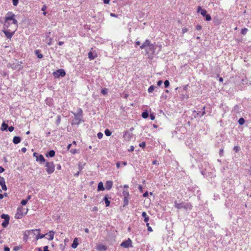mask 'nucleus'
Listing matches in <instances>:
<instances>
[{
	"mask_svg": "<svg viewBox=\"0 0 251 251\" xmlns=\"http://www.w3.org/2000/svg\"><path fill=\"white\" fill-rule=\"evenodd\" d=\"M18 27V21L15 15L12 12H8L4 17L3 32L7 38L10 39Z\"/></svg>",
	"mask_w": 251,
	"mask_h": 251,
	"instance_id": "f257e3e1",
	"label": "nucleus"
},
{
	"mask_svg": "<svg viewBox=\"0 0 251 251\" xmlns=\"http://www.w3.org/2000/svg\"><path fill=\"white\" fill-rule=\"evenodd\" d=\"M34 231L37 232L38 233V234L36 236V240H39L40 239L43 238L44 237H45L46 236L45 234H42L40 233V229H36L35 230H26L25 232V234H24L25 237H27L30 234V233L32 232H34Z\"/></svg>",
	"mask_w": 251,
	"mask_h": 251,
	"instance_id": "f03ea898",
	"label": "nucleus"
},
{
	"mask_svg": "<svg viewBox=\"0 0 251 251\" xmlns=\"http://www.w3.org/2000/svg\"><path fill=\"white\" fill-rule=\"evenodd\" d=\"M46 171L48 174H51L53 173L55 170V165L53 162H48L46 165Z\"/></svg>",
	"mask_w": 251,
	"mask_h": 251,
	"instance_id": "7ed1b4c3",
	"label": "nucleus"
},
{
	"mask_svg": "<svg viewBox=\"0 0 251 251\" xmlns=\"http://www.w3.org/2000/svg\"><path fill=\"white\" fill-rule=\"evenodd\" d=\"M122 247L127 249L132 247V242L130 238L124 241L120 245Z\"/></svg>",
	"mask_w": 251,
	"mask_h": 251,
	"instance_id": "20e7f679",
	"label": "nucleus"
},
{
	"mask_svg": "<svg viewBox=\"0 0 251 251\" xmlns=\"http://www.w3.org/2000/svg\"><path fill=\"white\" fill-rule=\"evenodd\" d=\"M1 219H4V221L2 223L1 226L3 227H6L8 226L9 221V217L7 214H2L1 215Z\"/></svg>",
	"mask_w": 251,
	"mask_h": 251,
	"instance_id": "39448f33",
	"label": "nucleus"
},
{
	"mask_svg": "<svg viewBox=\"0 0 251 251\" xmlns=\"http://www.w3.org/2000/svg\"><path fill=\"white\" fill-rule=\"evenodd\" d=\"M22 209V207H19L17 209V212L15 215V217L17 219H21L24 215L26 214L27 212V209H26L25 212H21V210Z\"/></svg>",
	"mask_w": 251,
	"mask_h": 251,
	"instance_id": "423d86ee",
	"label": "nucleus"
},
{
	"mask_svg": "<svg viewBox=\"0 0 251 251\" xmlns=\"http://www.w3.org/2000/svg\"><path fill=\"white\" fill-rule=\"evenodd\" d=\"M54 234H55L54 231H53L52 230H50L48 233L45 234V235H46V236H47V238L48 240L51 241L54 238Z\"/></svg>",
	"mask_w": 251,
	"mask_h": 251,
	"instance_id": "0eeeda50",
	"label": "nucleus"
},
{
	"mask_svg": "<svg viewBox=\"0 0 251 251\" xmlns=\"http://www.w3.org/2000/svg\"><path fill=\"white\" fill-rule=\"evenodd\" d=\"M97 249L100 251H105L107 250V247L100 244L97 246Z\"/></svg>",
	"mask_w": 251,
	"mask_h": 251,
	"instance_id": "6e6552de",
	"label": "nucleus"
},
{
	"mask_svg": "<svg viewBox=\"0 0 251 251\" xmlns=\"http://www.w3.org/2000/svg\"><path fill=\"white\" fill-rule=\"evenodd\" d=\"M151 43V42L149 40L147 39L145 42L140 46L141 49H144L146 47H148L150 45V44Z\"/></svg>",
	"mask_w": 251,
	"mask_h": 251,
	"instance_id": "1a4fd4ad",
	"label": "nucleus"
},
{
	"mask_svg": "<svg viewBox=\"0 0 251 251\" xmlns=\"http://www.w3.org/2000/svg\"><path fill=\"white\" fill-rule=\"evenodd\" d=\"M97 56V53L92 51L88 53V57L90 60L95 59Z\"/></svg>",
	"mask_w": 251,
	"mask_h": 251,
	"instance_id": "9d476101",
	"label": "nucleus"
},
{
	"mask_svg": "<svg viewBox=\"0 0 251 251\" xmlns=\"http://www.w3.org/2000/svg\"><path fill=\"white\" fill-rule=\"evenodd\" d=\"M55 74L57 75V76H64L65 75V72L62 69H59L57 70L56 72L55 73Z\"/></svg>",
	"mask_w": 251,
	"mask_h": 251,
	"instance_id": "9b49d317",
	"label": "nucleus"
},
{
	"mask_svg": "<svg viewBox=\"0 0 251 251\" xmlns=\"http://www.w3.org/2000/svg\"><path fill=\"white\" fill-rule=\"evenodd\" d=\"M198 12H200L201 14L203 16L205 17L206 14V11L205 9H201L200 6H199L198 8Z\"/></svg>",
	"mask_w": 251,
	"mask_h": 251,
	"instance_id": "f8f14e48",
	"label": "nucleus"
},
{
	"mask_svg": "<svg viewBox=\"0 0 251 251\" xmlns=\"http://www.w3.org/2000/svg\"><path fill=\"white\" fill-rule=\"evenodd\" d=\"M113 185V182L111 181H107L105 183V187L107 190H110Z\"/></svg>",
	"mask_w": 251,
	"mask_h": 251,
	"instance_id": "ddd939ff",
	"label": "nucleus"
},
{
	"mask_svg": "<svg viewBox=\"0 0 251 251\" xmlns=\"http://www.w3.org/2000/svg\"><path fill=\"white\" fill-rule=\"evenodd\" d=\"M78 239L77 238H75L74 239V241H73V244H72V248H73V249H75L76 248V247H77L78 246Z\"/></svg>",
	"mask_w": 251,
	"mask_h": 251,
	"instance_id": "4468645a",
	"label": "nucleus"
},
{
	"mask_svg": "<svg viewBox=\"0 0 251 251\" xmlns=\"http://www.w3.org/2000/svg\"><path fill=\"white\" fill-rule=\"evenodd\" d=\"M148 48L149 50L148 51V52L151 51L154 52L156 49V47L154 46V45L152 44L151 43L150 44V45L149 46Z\"/></svg>",
	"mask_w": 251,
	"mask_h": 251,
	"instance_id": "2eb2a0df",
	"label": "nucleus"
},
{
	"mask_svg": "<svg viewBox=\"0 0 251 251\" xmlns=\"http://www.w3.org/2000/svg\"><path fill=\"white\" fill-rule=\"evenodd\" d=\"M21 141V138L18 136L14 137L13 139V142L15 144H17L20 143Z\"/></svg>",
	"mask_w": 251,
	"mask_h": 251,
	"instance_id": "dca6fc26",
	"label": "nucleus"
},
{
	"mask_svg": "<svg viewBox=\"0 0 251 251\" xmlns=\"http://www.w3.org/2000/svg\"><path fill=\"white\" fill-rule=\"evenodd\" d=\"M184 203H178L176 201L175 203V207L177 209L183 208Z\"/></svg>",
	"mask_w": 251,
	"mask_h": 251,
	"instance_id": "f3484780",
	"label": "nucleus"
},
{
	"mask_svg": "<svg viewBox=\"0 0 251 251\" xmlns=\"http://www.w3.org/2000/svg\"><path fill=\"white\" fill-rule=\"evenodd\" d=\"M192 206L191 204L189 203H184L183 208L186 210H191L192 209Z\"/></svg>",
	"mask_w": 251,
	"mask_h": 251,
	"instance_id": "a211bd4d",
	"label": "nucleus"
},
{
	"mask_svg": "<svg viewBox=\"0 0 251 251\" xmlns=\"http://www.w3.org/2000/svg\"><path fill=\"white\" fill-rule=\"evenodd\" d=\"M105 188L103 187V183L102 182H100L98 184V191H103L104 190Z\"/></svg>",
	"mask_w": 251,
	"mask_h": 251,
	"instance_id": "6ab92c4d",
	"label": "nucleus"
},
{
	"mask_svg": "<svg viewBox=\"0 0 251 251\" xmlns=\"http://www.w3.org/2000/svg\"><path fill=\"white\" fill-rule=\"evenodd\" d=\"M10 67L13 69H18V70H20L22 68L21 65H19V64L15 65L14 64H13L12 65H10Z\"/></svg>",
	"mask_w": 251,
	"mask_h": 251,
	"instance_id": "aec40b11",
	"label": "nucleus"
},
{
	"mask_svg": "<svg viewBox=\"0 0 251 251\" xmlns=\"http://www.w3.org/2000/svg\"><path fill=\"white\" fill-rule=\"evenodd\" d=\"M142 216L145 218L144 222L146 223H148L149 221V217L147 216V213L146 212H143L142 214Z\"/></svg>",
	"mask_w": 251,
	"mask_h": 251,
	"instance_id": "412c9836",
	"label": "nucleus"
},
{
	"mask_svg": "<svg viewBox=\"0 0 251 251\" xmlns=\"http://www.w3.org/2000/svg\"><path fill=\"white\" fill-rule=\"evenodd\" d=\"M55 155V151L53 150L50 151L46 155L47 157H52Z\"/></svg>",
	"mask_w": 251,
	"mask_h": 251,
	"instance_id": "4be33fe9",
	"label": "nucleus"
},
{
	"mask_svg": "<svg viewBox=\"0 0 251 251\" xmlns=\"http://www.w3.org/2000/svg\"><path fill=\"white\" fill-rule=\"evenodd\" d=\"M36 160L40 162H44L45 161V159L42 155H40L37 158Z\"/></svg>",
	"mask_w": 251,
	"mask_h": 251,
	"instance_id": "5701e85b",
	"label": "nucleus"
},
{
	"mask_svg": "<svg viewBox=\"0 0 251 251\" xmlns=\"http://www.w3.org/2000/svg\"><path fill=\"white\" fill-rule=\"evenodd\" d=\"M131 137V134L128 132H126L124 135V138L126 140H129Z\"/></svg>",
	"mask_w": 251,
	"mask_h": 251,
	"instance_id": "b1692460",
	"label": "nucleus"
},
{
	"mask_svg": "<svg viewBox=\"0 0 251 251\" xmlns=\"http://www.w3.org/2000/svg\"><path fill=\"white\" fill-rule=\"evenodd\" d=\"M7 128H8V125L4 123H3L1 125V130L2 131L6 130Z\"/></svg>",
	"mask_w": 251,
	"mask_h": 251,
	"instance_id": "393cba45",
	"label": "nucleus"
},
{
	"mask_svg": "<svg viewBox=\"0 0 251 251\" xmlns=\"http://www.w3.org/2000/svg\"><path fill=\"white\" fill-rule=\"evenodd\" d=\"M103 200L104 201V202L105 203L106 206V207L109 206L110 202V201L108 200L107 196H105L104 197Z\"/></svg>",
	"mask_w": 251,
	"mask_h": 251,
	"instance_id": "a878e982",
	"label": "nucleus"
},
{
	"mask_svg": "<svg viewBox=\"0 0 251 251\" xmlns=\"http://www.w3.org/2000/svg\"><path fill=\"white\" fill-rule=\"evenodd\" d=\"M123 195L124 197H129V192H128V190L127 189L124 190V191L123 192Z\"/></svg>",
	"mask_w": 251,
	"mask_h": 251,
	"instance_id": "bb28decb",
	"label": "nucleus"
},
{
	"mask_svg": "<svg viewBox=\"0 0 251 251\" xmlns=\"http://www.w3.org/2000/svg\"><path fill=\"white\" fill-rule=\"evenodd\" d=\"M47 43L48 45L49 46L51 45L52 44V38L49 37V36H47Z\"/></svg>",
	"mask_w": 251,
	"mask_h": 251,
	"instance_id": "cd10ccee",
	"label": "nucleus"
},
{
	"mask_svg": "<svg viewBox=\"0 0 251 251\" xmlns=\"http://www.w3.org/2000/svg\"><path fill=\"white\" fill-rule=\"evenodd\" d=\"M155 88L153 85H151L148 89V92L150 93H152L154 90Z\"/></svg>",
	"mask_w": 251,
	"mask_h": 251,
	"instance_id": "c85d7f7f",
	"label": "nucleus"
},
{
	"mask_svg": "<svg viewBox=\"0 0 251 251\" xmlns=\"http://www.w3.org/2000/svg\"><path fill=\"white\" fill-rule=\"evenodd\" d=\"M128 200H129V197H124V205H126L128 204Z\"/></svg>",
	"mask_w": 251,
	"mask_h": 251,
	"instance_id": "c756f323",
	"label": "nucleus"
},
{
	"mask_svg": "<svg viewBox=\"0 0 251 251\" xmlns=\"http://www.w3.org/2000/svg\"><path fill=\"white\" fill-rule=\"evenodd\" d=\"M35 54L39 58H42L43 57V55L40 53V51L38 50H36Z\"/></svg>",
	"mask_w": 251,
	"mask_h": 251,
	"instance_id": "7c9ffc66",
	"label": "nucleus"
},
{
	"mask_svg": "<svg viewBox=\"0 0 251 251\" xmlns=\"http://www.w3.org/2000/svg\"><path fill=\"white\" fill-rule=\"evenodd\" d=\"M104 133L107 136H109L111 135V132L108 129L105 130Z\"/></svg>",
	"mask_w": 251,
	"mask_h": 251,
	"instance_id": "2f4dec72",
	"label": "nucleus"
},
{
	"mask_svg": "<svg viewBox=\"0 0 251 251\" xmlns=\"http://www.w3.org/2000/svg\"><path fill=\"white\" fill-rule=\"evenodd\" d=\"M245 120L243 118H240L238 120V123L240 125H242L245 123Z\"/></svg>",
	"mask_w": 251,
	"mask_h": 251,
	"instance_id": "473e14b6",
	"label": "nucleus"
},
{
	"mask_svg": "<svg viewBox=\"0 0 251 251\" xmlns=\"http://www.w3.org/2000/svg\"><path fill=\"white\" fill-rule=\"evenodd\" d=\"M248 31V28H244L243 29H242L241 30V33L243 35H245L247 34V32Z\"/></svg>",
	"mask_w": 251,
	"mask_h": 251,
	"instance_id": "72a5a7b5",
	"label": "nucleus"
},
{
	"mask_svg": "<svg viewBox=\"0 0 251 251\" xmlns=\"http://www.w3.org/2000/svg\"><path fill=\"white\" fill-rule=\"evenodd\" d=\"M0 185L3 190L6 191L7 190V187L5 185V181L3 182L2 184H1Z\"/></svg>",
	"mask_w": 251,
	"mask_h": 251,
	"instance_id": "f704fd0d",
	"label": "nucleus"
},
{
	"mask_svg": "<svg viewBox=\"0 0 251 251\" xmlns=\"http://www.w3.org/2000/svg\"><path fill=\"white\" fill-rule=\"evenodd\" d=\"M142 116L144 118H147L149 116V114L147 112H144L142 114Z\"/></svg>",
	"mask_w": 251,
	"mask_h": 251,
	"instance_id": "c9c22d12",
	"label": "nucleus"
},
{
	"mask_svg": "<svg viewBox=\"0 0 251 251\" xmlns=\"http://www.w3.org/2000/svg\"><path fill=\"white\" fill-rule=\"evenodd\" d=\"M170 84V82L168 80H166L164 82V86L165 88H167Z\"/></svg>",
	"mask_w": 251,
	"mask_h": 251,
	"instance_id": "e433bc0d",
	"label": "nucleus"
},
{
	"mask_svg": "<svg viewBox=\"0 0 251 251\" xmlns=\"http://www.w3.org/2000/svg\"><path fill=\"white\" fill-rule=\"evenodd\" d=\"M27 201H28V200H23L21 201V203L23 205H25L27 203Z\"/></svg>",
	"mask_w": 251,
	"mask_h": 251,
	"instance_id": "4c0bfd02",
	"label": "nucleus"
},
{
	"mask_svg": "<svg viewBox=\"0 0 251 251\" xmlns=\"http://www.w3.org/2000/svg\"><path fill=\"white\" fill-rule=\"evenodd\" d=\"M97 136L99 139H101L103 137V133L101 132H99L97 134Z\"/></svg>",
	"mask_w": 251,
	"mask_h": 251,
	"instance_id": "58836bf2",
	"label": "nucleus"
},
{
	"mask_svg": "<svg viewBox=\"0 0 251 251\" xmlns=\"http://www.w3.org/2000/svg\"><path fill=\"white\" fill-rule=\"evenodd\" d=\"M139 146L142 148H144L146 146V143L145 142H143L139 144Z\"/></svg>",
	"mask_w": 251,
	"mask_h": 251,
	"instance_id": "ea45409f",
	"label": "nucleus"
},
{
	"mask_svg": "<svg viewBox=\"0 0 251 251\" xmlns=\"http://www.w3.org/2000/svg\"><path fill=\"white\" fill-rule=\"evenodd\" d=\"M205 17L206 21H210L211 19V16L208 14H207Z\"/></svg>",
	"mask_w": 251,
	"mask_h": 251,
	"instance_id": "a19ab883",
	"label": "nucleus"
},
{
	"mask_svg": "<svg viewBox=\"0 0 251 251\" xmlns=\"http://www.w3.org/2000/svg\"><path fill=\"white\" fill-rule=\"evenodd\" d=\"M101 93L103 95H105L107 93V89H103L101 90Z\"/></svg>",
	"mask_w": 251,
	"mask_h": 251,
	"instance_id": "79ce46f5",
	"label": "nucleus"
},
{
	"mask_svg": "<svg viewBox=\"0 0 251 251\" xmlns=\"http://www.w3.org/2000/svg\"><path fill=\"white\" fill-rule=\"evenodd\" d=\"M5 182V179L3 177L0 176V185Z\"/></svg>",
	"mask_w": 251,
	"mask_h": 251,
	"instance_id": "37998d69",
	"label": "nucleus"
},
{
	"mask_svg": "<svg viewBox=\"0 0 251 251\" xmlns=\"http://www.w3.org/2000/svg\"><path fill=\"white\" fill-rule=\"evenodd\" d=\"M240 148L238 146H235L233 148V150L236 152H238Z\"/></svg>",
	"mask_w": 251,
	"mask_h": 251,
	"instance_id": "c03bdc74",
	"label": "nucleus"
},
{
	"mask_svg": "<svg viewBox=\"0 0 251 251\" xmlns=\"http://www.w3.org/2000/svg\"><path fill=\"white\" fill-rule=\"evenodd\" d=\"M13 4L14 6H16L18 3V0H12Z\"/></svg>",
	"mask_w": 251,
	"mask_h": 251,
	"instance_id": "a18cd8bd",
	"label": "nucleus"
},
{
	"mask_svg": "<svg viewBox=\"0 0 251 251\" xmlns=\"http://www.w3.org/2000/svg\"><path fill=\"white\" fill-rule=\"evenodd\" d=\"M98 210V208L97 206L93 207L91 209L92 211H97Z\"/></svg>",
	"mask_w": 251,
	"mask_h": 251,
	"instance_id": "49530a36",
	"label": "nucleus"
},
{
	"mask_svg": "<svg viewBox=\"0 0 251 251\" xmlns=\"http://www.w3.org/2000/svg\"><path fill=\"white\" fill-rule=\"evenodd\" d=\"M223 153H224V149H221L220 150V152H219L220 155V156H223Z\"/></svg>",
	"mask_w": 251,
	"mask_h": 251,
	"instance_id": "de8ad7c7",
	"label": "nucleus"
},
{
	"mask_svg": "<svg viewBox=\"0 0 251 251\" xmlns=\"http://www.w3.org/2000/svg\"><path fill=\"white\" fill-rule=\"evenodd\" d=\"M14 130V127L13 126H10L8 127V130L10 131V132H12Z\"/></svg>",
	"mask_w": 251,
	"mask_h": 251,
	"instance_id": "09e8293b",
	"label": "nucleus"
},
{
	"mask_svg": "<svg viewBox=\"0 0 251 251\" xmlns=\"http://www.w3.org/2000/svg\"><path fill=\"white\" fill-rule=\"evenodd\" d=\"M70 152L73 154H75V153H76V150L75 149V150L72 149L70 150Z\"/></svg>",
	"mask_w": 251,
	"mask_h": 251,
	"instance_id": "8fccbe9b",
	"label": "nucleus"
},
{
	"mask_svg": "<svg viewBox=\"0 0 251 251\" xmlns=\"http://www.w3.org/2000/svg\"><path fill=\"white\" fill-rule=\"evenodd\" d=\"M82 111L81 109L79 108L78 109V114H79L80 116L82 115Z\"/></svg>",
	"mask_w": 251,
	"mask_h": 251,
	"instance_id": "3c124183",
	"label": "nucleus"
},
{
	"mask_svg": "<svg viewBox=\"0 0 251 251\" xmlns=\"http://www.w3.org/2000/svg\"><path fill=\"white\" fill-rule=\"evenodd\" d=\"M21 151L25 153L26 151V149L24 147V148H22Z\"/></svg>",
	"mask_w": 251,
	"mask_h": 251,
	"instance_id": "603ef678",
	"label": "nucleus"
},
{
	"mask_svg": "<svg viewBox=\"0 0 251 251\" xmlns=\"http://www.w3.org/2000/svg\"><path fill=\"white\" fill-rule=\"evenodd\" d=\"M50 251L48 250V246H46L44 247V251Z\"/></svg>",
	"mask_w": 251,
	"mask_h": 251,
	"instance_id": "864d4df0",
	"label": "nucleus"
},
{
	"mask_svg": "<svg viewBox=\"0 0 251 251\" xmlns=\"http://www.w3.org/2000/svg\"><path fill=\"white\" fill-rule=\"evenodd\" d=\"M150 118L151 120H153L155 119V116L153 114H151Z\"/></svg>",
	"mask_w": 251,
	"mask_h": 251,
	"instance_id": "5fc2aeb1",
	"label": "nucleus"
},
{
	"mask_svg": "<svg viewBox=\"0 0 251 251\" xmlns=\"http://www.w3.org/2000/svg\"><path fill=\"white\" fill-rule=\"evenodd\" d=\"M116 166H117V167L118 168H119L120 167V166H121V163H120V162H117V163H116Z\"/></svg>",
	"mask_w": 251,
	"mask_h": 251,
	"instance_id": "6e6d98bb",
	"label": "nucleus"
},
{
	"mask_svg": "<svg viewBox=\"0 0 251 251\" xmlns=\"http://www.w3.org/2000/svg\"><path fill=\"white\" fill-rule=\"evenodd\" d=\"M134 147H133V146H131V147H130V149H129V150H128V151H134Z\"/></svg>",
	"mask_w": 251,
	"mask_h": 251,
	"instance_id": "4d7b16f0",
	"label": "nucleus"
},
{
	"mask_svg": "<svg viewBox=\"0 0 251 251\" xmlns=\"http://www.w3.org/2000/svg\"><path fill=\"white\" fill-rule=\"evenodd\" d=\"M138 189L141 192H143V187L141 185H139Z\"/></svg>",
	"mask_w": 251,
	"mask_h": 251,
	"instance_id": "13d9d810",
	"label": "nucleus"
},
{
	"mask_svg": "<svg viewBox=\"0 0 251 251\" xmlns=\"http://www.w3.org/2000/svg\"><path fill=\"white\" fill-rule=\"evenodd\" d=\"M162 83V81L161 80H159L157 83V84L158 86H160Z\"/></svg>",
	"mask_w": 251,
	"mask_h": 251,
	"instance_id": "bf43d9fd",
	"label": "nucleus"
},
{
	"mask_svg": "<svg viewBox=\"0 0 251 251\" xmlns=\"http://www.w3.org/2000/svg\"><path fill=\"white\" fill-rule=\"evenodd\" d=\"M201 26L200 25H197V26H196V29H197V30H201Z\"/></svg>",
	"mask_w": 251,
	"mask_h": 251,
	"instance_id": "052dcab7",
	"label": "nucleus"
},
{
	"mask_svg": "<svg viewBox=\"0 0 251 251\" xmlns=\"http://www.w3.org/2000/svg\"><path fill=\"white\" fill-rule=\"evenodd\" d=\"M4 171V169L3 167L0 166V173H1L3 172Z\"/></svg>",
	"mask_w": 251,
	"mask_h": 251,
	"instance_id": "680f3d73",
	"label": "nucleus"
},
{
	"mask_svg": "<svg viewBox=\"0 0 251 251\" xmlns=\"http://www.w3.org/2000/svg\"><path fill=\"white\" fill-rule=\"evenodd\" d=\"M110 2V0H103V2L105 4H108Z\"/></svg>",
	"mask_w": 251,
	"mask_h": 251,
	"instance_id": "e2e57ef3",
	"label": "nucleus"
},
{
	"mask_svg": "<svg viewBox=\"0 0 251 251\" xmlns=\"http://www.w3.org/2000/svg\"><path fill=\"white\" fill-rule=\"evenodd\" d=\"M149 195V193L148 192H146L144 194H143V197H146L148 196Z\"/></svg>",
	"mask_w": 251,
	"mask_h": 251,
	"instance_id": "0e129e2a",
	"label": "nucleus"
},
{
	"mask_svg": "<svg viewBox=\"0 0 251 251\" xmlns=\"http://www.w3.org/2000/svg\"><path fill=\"white\" fill-rule=\"evenodd\" d=\"M4 251H10V249L8 247H5L4 249Z\"/></svg>",
	"mask_w": 251,
	"mask_h": 251,
	"instance_id": "69168bd1",
	"label": "nucleus"
},
{
	"mask_svg": "<svg viewBox=\"0 0 251 251\" xmlns=\"http://www.w3.org/2000/svg\"><path fill=\"white\" fill-rule=\"evenodd\" d=\"M47 9V6L46 5H44L42 8V10L45 11Z\"/></svg>",
	"mask_w": 251,
	"mask_h": 251,
	"instance_id": "338daca9",
	"label": "nucleus"
},
{
	"mask_svg": "<svg viewBox=\"0 0 251 251\" xmlns=\"http://www.w3.org/2000/svg\"><path fill=\"white\" fill-rule=\"evenodd\" d=\"M182 30L183 33L187 31V29L186 28H183Z\"/></svg>",
	"mask_w": 251,
	"mask_h": 251,
	"instance_id": "774afa93",
	"label": "nucleus"
}]
</instances>
